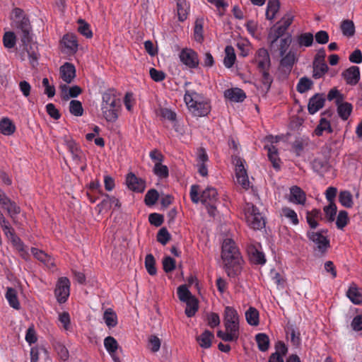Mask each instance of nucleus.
I'll return each instance as SVG.
<instances>
[{"label": "nucleus", "mask_w": 362, "mask_h": 362, "mask_svg": "<svg viewBox=\"0 0 362 362\" xmlns=\"http://www.w3.org/2000/svg\"><path fill=\"white\" fill-rule=\"evenodd\" d=\"M63 45L70 51L75 52L78 48L76 37L74 35H65L62 40Z\"/></svg>", "instance_id": "nucleus-36"}, {"label": "nucleus", "mask_w": 362, "mask_h": 362, "mask_svg": "<svg viewBox=\"0 0 362 362\" xmlns=\"http://www.w3.org/2000/svg\"><path fill=\"white\" fill-rule=\"evenodd\" d=\"M103 320L110 328L115 327L117 324V315L111 308L105 310L103 314Z\"/></svg>", "instance_id": "nucleus-34"}, {"label": "nucleus", "mask_w": 362, "mask_h": 362, "mask_svg": "<svg viewBox=\"0 0 362 362\" xmlns=\"http://www.w3.org/2000/svg\"><path fill=\"white\" fill-rule=\"evenodd\" d=\"M35 48H37V47L35 44L30 45L29 48H24V49H25L28 52L30 63L33 67L37 64V59L39 57V54L35 50Z\"/></svg>", "instance_id": "nucleus-52"}, {"label": "nucleus", "mask_w": 362, "mask_h": 362, "mask_svg": "<svg viewBox=\"0 0 362 362\" xmlns=\"http://www.w3.org/2000/svg\"><path fill=\"white\" fill-rule=\"evenodd\" d=\"M17 28L21 30V37L24 48L28 47L32 40V36L30 34L31 28L29 20L23 19L21 22V25Z\"/></svg>", "instance_id": "nucleus-17"}, {"label": "nucleus", "mask_w": 362, "mask_h": 362, "mask_svg": "<svg viewBox=\"0 0 362 362\" xmlns=\"http://www.w3.org/2000/svg\"><path fill=\"white\" fill-rule=\"evenodd\" d=\"M186 303L185 314L187 317H191L194 316L198 310V301L193 297L189 300L185 302Z\"/></svg>", "instance_id": "nucleus-43"}, {"label": "nucleus", "mask_w": 362, "mask_h": 362, "mask_svg": "<svg viewBox=\"0 0 362 362\" xmlns=\"http://www.w3.org/2000/svg\"><path fill=\"white\" fill-rule=\"evenodd\" d=\"M101 110L104 118L110 122H114L118 117L119 100L117 99L113 90H107L102 96Z\"/></svg>", "instance_id": "nucleus-4"}, {"label": "nucleus", "mask_w": 362, "mask_h": 362, "mask_svg": "<svg viewBox=\"0 0 362 362\" xmlns=\"http://www.w3.org/2000/svg\"><path fill=\"white\" fill-rule=\"evenodd\" d=\"M145 267L150 275H155L156 274V269L155 267V259L151 254H148L146 256Z\"/></svg>", "instance_id": "nucleus-55"}, {"label": "nucleus", "mask_w": 362, "mask_h": 362, "mask_svg": "<svg viewBox=\"0 0 362 362\" xmlns=\"http://www.w3.org/2000/svg\"><path fill=\"white\" fill-rule=\"evenodd\" d=\"M233 163L235 165V175L237 182L245 189H247L250 185L247 171L244 166V160L239 157L233 158Z\"/></svg>", "instance_id": "nucleus-10"}, {"label": "nucleus", "mask_w": 362, "mask_h": 362, "mask_svg": "<svg viewBox=\"0 0 362 362\" xmlns=\"http://www.w3.org/2000/svg\"><path fill=\"white\" fill-rule=\"evenodd\" d=\"M322 219V214L319 209H314L306 213V220L311 229L316 228L318 226V221Z\"/></svg>", "instance_id": "nucleus-24"}, {"label": "nucleus", "mask_w": 362, "mask_h": 362, "mask_svg": "<svg viewBox=\"0 0 362 362\" xmlns=\"http://www.w3.org/2000/svg\"><path fill=\"white\" fill-rule=\"evenodd\" d=\"M286 332L291 344L295 346H298L301 342L300 332L293 325L287 326Z\"/></svg>", "instance_id": "nucleus-32"}, {"label": "nucleus", "mask_w": 362, "mask_h": 362, "mask_svg": "<svg viewBox=\"0 0 362 362\" xmlns=\"http://www.w3.org/2000/svg\"><path fill=\"white\" fill-rule=\"evenodd\" d=\"M224 97L230 102L241 103L245 99L246 95L242 89L232 88L224 91Z\"/></svg>", "instance_id": "nucleus-18"}, {"label": "nucleus", "mask_w": 362, "mask_h": 362, "mask_svg": "<svg viewBox=\"0 0 362 362\" xmlns=\"http://www.w3.org/2000/svg\"><path fill=\"white\" fill-rule=\"evenodd\" d=\"M291 202L303 205L306 200L305 192L298 186H293L290 189V198Z\"/></svg>", "instance_id": "nucleus-21"}, {"label": "nucleus", "mask_w": 362, "mask_h": 362, "mask_svg": "<svg viewBox=\"0 0 362 362\" xmlns=\"http://www.w3.org/2000/svg\"><path fill=\"white\" fill-rule=\"evenodd\" d=\"M104 346L109 354L116 353L118 349V343L112 337H107L104 339Z\"/></svg>", "instance_id": "nucleus-50"}, {"label": "nucleus", "mask_w": 362, "mask_h": 362, "mask_svg": "<svg viewBox=\"0 0 362 362\" xmlns=\"http://www.w3.org/2000/svg\"><path fill=\"white\" fill-rule=\"evenodd\" d=\"M214 338V334L205 330L201 335L197 337V340L199 346L204 349H208L211 346V341Z\"/></svg>", "instance_id": "nucleus-31"}, {"label": "nucleus", "mask_w": 362, "mask_h": 362, "mask_svg": "<svg viewBox=\"0 0 362 362\" xmlns=\"http://www.w3.org/2000/svg\"><path fill=\"white\" fill-rule=\"evenodd\" d=\"M224 325L226 331H218L217 336L225 341H236L239 337V317L237 311L229 306L225 308Z\"/></svg>", "instance_id": "nucleus-3"}, {"label": "nucleus", "mask_w": 362, "mask_h": 362, "mask_svg": "<svg viewBox=\"0 0 362 362\" xmlns=\"http://www.w3.org/2000/svg\"><path fill=\"white\" fill-rule=\"evenodd\" d=\"M336 105L337 106V112L339 116L343 120H346L352 112V105L348 102H344V100Z\"/></svg>", "instance_id": "nucleus-25"}, {"label": "nucleus", "mask_w": 362, "mask_h": 362, "mask_svg": "<svg viewBox=\"0 0 362 362\" xmlns=\"http://www.w3.org/2000/svg\"><path fill=\"white\" fill-rule=\"evenodd\" d=\"M292 42V38L290 35H287L285 37H282L279 40L278 45V50L279 52V55H284L285 53L288 52V49Z\"/></svg>", "instance_id": "nucleus-45"}, {"label": "nucleus", "mask_w": 362, "mask_h": 362, "mask_svg": "<svg viewBox=\"0 0 362 362\" xmlns=\"http://www.w3.org/2000/svg\"><path fill=\"white\" fill-rule=\"evenodd\" d=\"M313 169L320 173L328 171L329 165L326 160L321 158H315L313 162Z\"/></svg>", "instance_id": "nucleus-44"}, {"label": "nucleus", "mask_w": 362, "mask_h": 362, "mask_svg": "<svg viewBox=\"0 0 362 362\" xmlns=\"http://www.w3.org/2000/svg\"><path fill=\"white\" fill-rule=\"evenodd\" d=\"M180 62L189 69L198 67L199 60L197 53L190 48H183L179 53Z\"/></svg>", "instance_id": "nucleus-8"}, {"label": "nucleus", "mask_w": 362, "mask_h": 362, "mask_svg": "<svg viewBox=\"0 0 362 362\" xmlns=\"http://www.w3.org/2000/svg\"><path fill=\"white\" fill-rule=\"evenodd\" d=\"M247 252L251 261L254 263L263 264L266 262L264 255L255 246H250Z\"/></svg>", "instance_id": "nucleus-27"}, {"label": "nucleus", "mask_w": 362, "mask_h": 362, "mask_svg": "<svg viewBox=\"0 0 362 362\" xmlns=\"http://www.w3.org/2000/svg\"><path fill=\"white\" fill-rule=\"evenodd\" d=\"M31 253L37 259L42 262L48 268H52L54 266L53 258L44 251L40 250L35 247H32Z\"/></svg>", "instance_id": "nucleus-22"}, {"label": "nucleus", "mask_w": 362, "mask_h": 362, "mask_svg": "<svg viewBox=\"0 0 362 362\" xmlns=\"http://www.w3.org/2000/svg\"><path fill=\"white\" fill-rule=\"evenodd\" d=\"M281 57L280 61L281 66L291 69L293 65L298 59L297 49L291 47V49L284 55H280Z\"/></svg>", "instance_id": "nucleus-20"}, {"label": "nucleus", "mask_w": 362, "mask_h": 362, "mask_svg": "<svg viewBox=\"0 0 362 362\" xmlns=\"http://www.w3.org/2000/svg\"><path fill=\"white\" fill-rule=\"evenodd\" d=\"M341 75L347 84L354 86L360 79V70L358 66H352L343 71Z\"/></svg>", "instance_id": "nucleus-16"}, {"label": "nucleus", "mask_w": 362, "mask_h": 362, "mask_svg": "<svg viewBox=\"0 0 362 362\" xmlns=\"http://www.w3.org/2000/svg\"><path fill=\"white\" fill-rule=\"evenodd\" d=\"M313 85V83L310 78L307 77H303L299 80L296 89L299 93H303L311 89Z\"/></svg>", "instance_id": "nucleus-47"}, {"label": "nucleus", "mask_w": 362, "mask_h": 362, "mask_svg": "<svg viewBox=\"0 0 362 362\" xmlns=\"http://www.w3.org/2000/svg\"><path fill=\"white\" fill-rule=\"evenodd\" d=\"M5 296L11 307L16 310L20 309L21 306L17 297V292L14 288H8Z\"/></svg>", "instance_id": "nucleus-33"}, {"label": "nucleus", "mask_w": 362, "mask_h": 362, "mask_svg": "<svg viewBox=\"0 0 362 362\" xmlns=\"http://www.w3.org/2000/svg\"><path fill=\"white\" fill-rule=\"evenodd\" d=\"M346 296L349 300L356 305L362 303V293L355 284H352L346 292Z\"/></svg>", "instance_id": "nucleus-30"}, {"label": "nucleus", "mask_w": 362, "mask_h": 362, "mask_svg": "<svg viewBox=\"0 0 362 362\" xmlns=\"http://www.w3.org/2000/svg\"><path fill=\"white\" fill-rule=\"evenodd\" d=\"M111 209V197L105 194L103 201L96 206L99 213L107 211Z\"/></svg>", "instance_id": "nucleus-58"}, {"label": "nucleus", "mask_w": 362, "mask_h": 362, "mask_svg": "<svg viewBox=\"0 0 362 362\" xmlns=\"http://www.w3.org/2000/svg\"><path fill=\"white\" fill-rule=\"evenodd\" d=\"M200 201L206 207L209 214L214 217L217 211L218 193L216 189L214 187L206 188L202 192Z\"/></svg>", "instance_id": "nucleus-7"}, {"label": "nucleus", "mask_w": 362, "mask_h": 362, "mask_svg": "<svg viewBox=\"0 0 362 362\" xmlns=\"http://www.w3.org/2000/svg\"><path fill=\"white\" fill-rule=\"evenodd\" d=\"M255 339L260 351H265L269 349V340L267 334L263 333L257 334Z\"/></svg>", "instance_id": "nucleus-46"}, {"label": "nucleus", "mask_w": 362, "mask_h": 362, "mask_svg": "<svg viewBox=\"0 0 362 362\" xmlns=\"http://www.w3.org/2000/svg\"><path fill=\"white\" fill-rule=\"evenodd\" d=\"M204 20L198 18L196 20L194 28V37L198 42H202L204 40Z\"/></svg>", "instance_id": "nucleus-37"}, {"label": "nucleus", "mask_w": 362, "mask_h": 362, "mask_svg": "<svg viewBox=\"0 0 362 362\" xmlns=\"http://www.w3.org/2000/svg\"><path fill=\"white\" fill-rule=\"evenodd\" d=\"M324 131L331 132V127L329 121L325 118H322L320 121V124L315 130L316 135H322Z\"/></svg>", "instance_id": "nucleus-59"}, {"label": "nucleus", "mask_w": 362, "mask_h": 362, "mask_svg": "<svg viewBox=\"0 0 362 362\" xmlns=\"http://www.w3.org/2000/svg\"><path fill=\"white\" fill-rule=\"evenodd\" d=\"M348 220V213L346 211H340L336 221L337 228L342 229L347 224Z\"/></svg>", "instance_id": "nucleus-61"}, {"label": "nucleus", "mask_w": 362, "mask_h": 362, "mask_svg": "<svg viewBox=\"0 0 362 362\" xmlns=\"http://www.w3.org/2000/svg\"><path fill=\"white\" fill-rule=\"evenodd\" d=\"M177 296L179 299L182 302H186L194 297L186 285H182L178 287Z\"/></svg>", "instance_id": "nucleus-54"}, {"label": "nucleus", "mask_w": 362, "mask_h": 362, "mask_svg": "<svg viewBox=\"0 0 362 362\" xmlns=\"http://www.w3.org/2000/svg\"><path fill=\"white\" fill-rule=\"evenodd\" d=\"M246 320L248 324L256 326L259 324V313L255 308L250 307L245 313Z\"/></svg>", "instance_id": "nucleus-38"}, {"label": "nucleus", "mask_w": 362, "mask_h": 362, "mask_svg": "<svg viewBox=\"0 0 362 362\" xmlns=\"http://www.w3.org/2000/svg\"><path fill=\"white\" fill-rule=\"evenodd\" d=\"M325 98L319 94L315 95L312 97L308 103V109L310 114H315L319 110H320L325 104Z\"/></svg>", "instance_id": "nucleus-23"}, {"label": "nucleus", "mask_w": 362, "mask_h": 362, "mask_svg": "<svg viewBox=\"0 0 362 362\" xmlns=\"http://www.w3.org/2000/svg\"><path fill=\"white\" fill-rule=\"evenodd\" d=\"M281 216L286 218L293 225H297L299 223L296 211L288 207L281 209Z\"/></svg>", "instance_id": "nucleus-41"}, {"label": "nucleus", "mask_w": 362, "mask_h": 362, "mask_svg": "<svg viewBox=\"0 0 362 362\" xmlns=\"http://www.w3.org/2000/svg\"><path fill=\"white\" fill-rule=\"evenodd\" d=\"M158 199V193L156 189H150L145 196V203L147 206L153 205Z\"/></svg>", "instance_id": "nucleus-60"}, {"label": "nucleus", "mask_w": 362, "mask_h": 362, "mask_svg": "<svg viewBox=\"0 0 362 362\" xmlns=\"http://www.w3.org/2000/svg\"><path fill=\"white\" fill-rule=\"evenodd\" d=\"M341 30L344 36L352 37L355 33V26L352 21L344 20L341 22Z\"/></svg>", "instance_id": "nucleus-39"}, {"label": "nucleus", "mask_w": 362, "mask_h": 362, "mask_svg": "<svg viewBox=\"0 0 362 362\" xmlns=\"http://www.w3.org/2000/svg\"><path fill=\"white\" fill-rule=\"evenodd\" d=\"M307 237L315 244L316 249L321 253H325L329 247V240L320 232L308 230Z\"/></svg>", "instance_id": "nucleus-9"}, {"label": "nucleus", "mask_w": 362, "mask_h": 362, "mask_svg": "<svg viewBox=\"0 0 362 362\" xmlns=\"http://www.w3.org/2000/svg\"><path fill=\"white\" fill-rule=\"evenodd\" d=\"M294 18V14L291 11H288L282 16L276 25L271 28L267 37L271 47H273L274 43L285 34L292 24Z\"/></svg>", "instance_id": "nucleus-5"}, {"label": "nucleus", "mask_w": 362, "mask_h": 362, "mask_svg": "<svg viewBox=\"0 0 362 362\" xmlns=\"http://www.w3.org/2000/svg\"><path fill=\"white\" fill-rule=\"evenodd\" d=\"M148 346L149 349L153 352H157L160 347V339L154 335L149 337Z\"/></svg>", "instance_id": "nucleus-64"}, {"label": "nucleus", "mask_w": 362, "mask_h": 362, "mask_svg": "<svg viewBox=\"0 0 362 362\" xmlns=\"http://www.w3.org/2000/svg\"><path fill=\"white\" fill-rule=\"evenodd\" d=\"M69 111L75 116H81L83 112L81 103L76 100H71L69 104Z\"/></svg>", "instance_id": "nucleus-53"}, {"label": "nucleus", "mask_w": 362, "mask_h": 362, "mask_svg": "<svg viewBox=\"0 0 362 362\" xmlns=\"http://www.w3.org/2000/svg\"><path fill=\"white\" fill-rule=\"evenodd\" d=\"M280 8V2L279 0H268L266 18L269 21H272L276 17V13Z\"/></svg>", "instance_id": "nucleus-26"}, {"label": "nucleus", "mask_w": 362, "mask_h": 362, "mask_svg": "<svg viewBox=\"0 0 362 362\" xmlns=\"http://www.w3.org/2000/svg\"><path fill=\"white\" fill-rule=\"evenodd\" d=\"M5 210H6L13 223H16V216L21 212L20 207L17 206L14 202H12L8 206L6 207Z\"/></svg>", "instance_id": "nucleus-51"}, {"label": "nucleus", "mask_w": 362, "mask_h": 362, "mask_svg": "<svg viewBox=\"0 0 362 362\" xmlns=\"http://www.w3.org/2000/svg\"><path fill=\"white\" fill-rule=\"evenodd\" d=\"M260 70L268 69L270 66V58L267 50L264 48H260L257 50L255 59Z\"/></svg>", "instance_id": "nucleus-15"}, {"label": "nucleus", "mask_w": 362, "mask_h": 362, "mask_svg": "<svg viewBox=\"0 0 362 362\" xmlns=\"http://www.w3.org/2000/svg\"><path fill=\"white\" fill-rule=\"evenodd\" d=\"M226 56L223 59V64L227 68H230L235 63L236 57L234 48L232 46H226L225 48Z\"/></svg>", "instance_id": "nucleus-35"}, {"label": "nucleus", "mask_w": 362, "mask_h": 362, "mask_svg": "<svg viewBox=\"0 0 362 362\" xmlns=\"http://www.w3.org/2000/svg\"><path fill=\"white\" fill-rule=\"evenodd\" d=\"M70 294V281L66 277H61L55 289V295L60 303L66 301Z\"/></svg>", "instance_id": "nucleus-11"}, {"label": "nucleus", "mask_w": 362, "mask_h": 362, "mask_svg": "<svg viewBox=\"0 0 362 362\" xmlns=\"http://www.w3.org/2000/svg\"><path fill=\"white\" fill-rule=\"evenodd\" d=\"M60 76L66 83H70L76 76V69L74 66L66 62L60 67Z\"/></svg>", "instance_id": "nucleus-19"}, {"label": "nucleus", "mask_w": 362, "mask_h": 362, "mask_svg": "<svg viewBox=\"0 0 362 362\" xmlns=\"http://www.w3.org/2000/svg\"><path fill=\"white\" fill-rule=\"evenodd\" d=\"M189 11V5L186 0L177 1V13L180 21L187 19Z\"/></svg>", "instance_id": "nucleus-29"}, {"label": "nucleus", "mask_w": 362, "mask_h": 362, "mask_svg": "<svg viewBox=\"0 0 362 362\" xmlns=\"http://www.w3.org/2000/svg\"><path fill=\"white\" fill-rule=\"evenodd\" d=\"M339 201L342 206L346 208H351L354 204L352 194L346 190L339 193Z\"/></svg>", "instance_id": "nucleus-40"}, {"label": "nucleus", "mask_w": 362, "mask_h": 362, "mask_svg": "<svg viewBox=\"0 0 362 362\" xmlns=\"http://www.w3.org/2000/svg\"><path fill=\"white\" fill-rule=\"evenodd\" d=\"M149 74L151 78L156 82H160L165 78V74L160 70H158L155 68H151L149 70Z\"/></svg>", "instance_id": "nucleus-63"}, {"label": "nucleus", "mask_w": 362, "mask_h": 362, "mask_svg": "<svg viewBox=\"0 0 362 362\" xmlns=\"http://www.w3.org/2000/svg\"><path fill=\"white\" fill-rule=\"evenodd\" d=\"M154 173L160 177H167L168 176V168L166 165L160 163H155L153 168Z\"/></svg>", "instance_id": "nucleus-62"}, {"label": "nucleus", "mask_w": 362, "mask_h": 362, "mask_svg": "<svg viewBox=\"0 0 362 362\" xmlns=\"http://www.w3.org/2000/svg\"><path fill=\"white\" fill-rule=\"evenodd\" d=\"M78 32L85 36L87 38H90L93 36V33L90 28V25L88 23H87L84 20L79 19L78 21Z\"/></svg>", "instance_id": "nucleus-49"}, {"label": "nucleus", "mask_w": 362, "mask_h": 362, "mask_svg": "<svg viewBox=\"0 0 362 362\" xmlns=\"http://www.w3.org/2000/svg\"><path fill=\"white\" fill-rule=\"evenodd\" d=\"M67 146L72 155L73 159L76 162H78L81 160V152L77 145L73 141H69L67 143Z\"/></svg>", "instance_id": "nucleus-57"}, {"label": "nucleus", "mask_w": 362, "mask_h": 362, "mask_svg": "<svg viewBox=\"0 0 362 362\" xmlns=\"http://www.w3.org/2000/svg\"><path fill=\"white\" fill-rule=\"evenodd\" d=\"M266 140L267 142L271 144L270 146L266 145L264 146V148L267 150L269 159L272 163L274 168L279 169L280 159L278 156L277 149L274 146L272 145L274 143H276L278 141V139L277 137L269 136L266 138Z\"/></svg>", "instance_id": "nucleus-12"}, {"label": "nucleus", "mask_w": 362, "mask_h": 362, "mask_svg": "<svg viewBox=\"0 0 362 362\" xmlns=\"http://www.w3.org/2000/svg\"><path fill=\"white\" fill-rule=\"evenodd\" d=\"M313 40L314 36L311 33H303L295 37L292 47L296 49L309 47L313 45Z\"/></svg>", "instance_id": "nucleus-14"}, {"label": "nucleus", "mask_w": 362, "mask_h": 362, "mask_svg": "<svg viewBox=\"0 0 362 362\" xmlns=\"http://www.w3.org/2000/svg\"><path fill=\"white\" fill-rule=\"evenodd\" d=\"M245 211L246 221L250 228L255 230H259L264 227V219L256 206L247 203Z\"/></svg>", "instance_id": "nucleus-6"}, {"label": "nucleus", "mask_w": 362, "mask_h": 362, "mask_svg": "<svg viewBox=\"0 0 362 362\" xmlns=\"http://www.w3.org/2000/svg\"><path fill=\"white\" fill-rule=\"evenodd\" d=\"M16 131V126L8 117H4L0 121V132L6 136L13 134Z\"/></svg>", "instance_id": "nucleus-28"}, {"label": "nucleus", "mask_w": 362, "mask_h": 362, "mask_svg": "<svg viewBox=\"0 0 362 362\" xmlns=\"http://www.w3.org/2000/svg\"><path fill=\"white\" fill-rule=\"evenodd\" d=\"M313 76L318 78L327 71L328 66L325 62L317 61L313 62Z\"/></svg>", "instance_id": "nucleus-42"}, {"label": "nucleus", "mask_w": 362, "mask_h": 362, "mask_svg": "<svg viewBox=\"0 0 362 362\" xmlns=\"http://www.w3.org/2000/svg\"><path fill=\"white\" fill-rule=\"evenodd\" d=\"M16 42V37L13 32H6L3 36V43L6 48L14 47Z\"/></svg>", "instance_id": "nucleus-48"}, {"label": "nucleus", "mask_w": 362, "mask_h": 362, "mask_svg": "<svg viewBox=\"0 0 362 362\" xmlns=\"http://www.w3.org/2000/svg\"><path fill=\"white\" fill-rule=\"evenodd\" d=\"M184 101L189 111L195 117H204L210 112L209 100L203 94L194 90H185Z\"/></svg>", "instance_id": "nucleus-2"}, {"label": "nucleus", "mask_w": 362, "mask_h": 362, "mask_svg": "<svg viewBox=\"0 0 362 362\" xmlns=\"http://www.w3.org/2000/svg\"><path fill=\"white\" fill-rule=\"evenodd\" d=\"M325 218L328 221H333L337 214V206L334 203H329L324 207Z\"/></svg>", "instance_id": "nucleus-56"}, {"label": "nucleus", "mask_w": 362, "mask_h": 362, "mask_svg": "<svg viewBox=\"0 0 362 362\" xmlns=\"http://www.w3.org/2000/svg\"><path fill=\"white\" fill-rule=\"evenodd\" d=\"M126 184L129 189L136 192H142L146 188L145 181L132 173L127 175Z\"/></svg>", "instance_id": "nucleus-13"}, {"label": "nucleus", "mask_w": 362, "mask_h": 362, "mask_svg": "<svg viewBox=\"0 0 362 362\" xmlns=\"http://www.w3.org/2000/svg\"><path fill=\"white\" fill-rule=\"evenodd\" d=\"M221 258L229 276L238 275L243 262L239 249L231 238H226L222 244Z\"/></svg>", "instance_id": "nucleus-1"}]
</instances>
